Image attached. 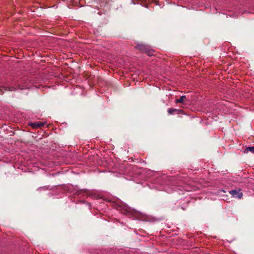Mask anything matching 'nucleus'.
Listing matches in <instances>:
<instances>
[{
    "label": "nucleus",
    "instance_id": "obj_1",
    "mask_svg": "<svg viewBox=\"0 0 254 254\" xmlns=\"http://www.w3.org/2000/svg\"><path fill=\"white\" fill-rule=\"evenodd\" d=\"M139 51L142 53L147 54V55L151 56L153 55V50H150L147 46L143 44H138L136 47Z\"/></svg>",
    "mask_w": 254,
    "mask_h": 254
},
{
    "label": "nucleus",
    "instance_id": "obj_2",
    "mask_svg": "<svg viewBox=\"0 0 254 254\" xmlns=\"http://www.w3.org/2000/svg\"><path fill=\"white\" fill-rule=\"evenodd\" d=\"M230 193L235 197L241 198L243 196V193L241 191V190H234L229 191Z\"/></svg>",
    "mask_w": 254,
    "mask_h": 254
},
{
    "label": "nucleus",
    "instance_id": "obj_3",
    "mask_svg": "<svg viewBox=\"0 0 254 254\" xmlns=\"http://www.w3.org/2000/svg\"><path fill=\"white\" fill-rule=\"evenodd\" d=\"M45 122H36L34 123H30L29 125L32 127L33 128H38L45 125Z\"/></svg>",
    "mask_w": 254,
    "mask_h": 254
},
{
    "label": "nucleus",
    "instance_id": "obj_4",
    "mask_svg": "<svg viewBox=\"0 0 254 254\" xmlns=\"http://www.w3.org/2000/svg\"><path fill=\"white\" fill-rule=\"evenodd\" d=\"M183 111L182 110H179L177 109H174V108H169L168 109V113L169 115H173L175 114H181L183 113Z\"/></svg>",
    "mask_w": 254,
    "mask_h": 254
},
{
    "label": "nucleus",
    "instance_id": "obj_5",
    "mask_svg": "<svg viewBox=\"0 0 254 254\" xmlns=\"http://www.w3.org/2000/svg\"><path fill=\"white\" fill-rule=\"evenodd\" d=\"M251 152L253 153H254V146H250L246 148L245 152Z\"/></svg>",
    "mask_w": 254,
    "mask_h": 254
},
{
    "label": "nucleus",
    "instance_id": "obj_6",
    "mask_svg": "<svg viewBox=\"0 0 254 254\" xmlns=\"http://www.w3.org/2000/svg\"><path fill=\"white\" fill-rule=\"evenodd\" d=\"M186 98V96H182L180 98L177 99L175 101L176 103H183L184 99Z\"/></svg>",
    "mask_w": 254,
    "mask_h": 254
},
{
    "label": "nucleus",
    "instance_id": "obj_7",
    "mask_svg": "<svg viewBox=\"0 0 254 254\" xmlns=\"http://www.w3.org/2000/svg\"><path fill=\"white\" fill-rule=\"evenodd\" d=\"M0 89H4L5 90H7L8 89V90L9 91H13V90H14L15 89V88H14V87H4V86H1L0 87Z\"/></svg>",
    "mask_w": 254,
    "mask_h": 254
},
{
    "label": "nucleus",
    "instance_id": "obj_8",
    "mask_svg": "<svg viewBox=\"0 0 254 254\" xmlns=\"http://www.w3.org/2000/svg\"><path fill=\"white\" fill-rule=\"evenodd\" d=\"M18 88L20 89H24V88L23 87H21V86H18Z\"/></svg>",
    "mask_w": 254,
    "mask_h": 254
}]
</instances>
